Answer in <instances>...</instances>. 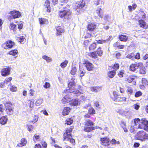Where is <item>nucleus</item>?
Masks as SVG:
<instances>
[{"label":"nucleus","instance_id":"obj_19","mask_svg":"<svg viewBox=\"0 0 148 148\" xmlns=\"http://www.w3.org/2000/svg\"><path fill=\"white\" fill-rule=\"evenodd\" d=\"M96 13L100 17L102 18L103 12L102 10L100 8L98 7L97 8L96 11Z\"/></svg>","mask_w":148,"mask_h":148},{"label":"nucleus","instance_id":"obj_10","mask_svg":"<svg viewBox=\"0 0 148 148\" xmlns=\"http://www.w3.org/2000/svg\"><path fill=\"white\" fill-rule=\"evenodd\" d=\"M84 64L87 70L89 71L93 70L94 66L93 64L88 60H84L83 61Z\"/></svg>","mask_w":148,"mask_h":148},{"label":"nucleus","instance_id":"obj_54","mask_svg":"<svg viewBox=\"0 0 148 148\" xmlns=\"http://www.w3.org/2000/svg\"><path fill=\"white\" fill-rule=\"evenodd\" d=\"M27 127L28 130L30 131H32L33 129V127L32 125H27Z\"/></svg>","mask_w":148,"mask_h":148},{"label":"nucleus","instance_id":"obj_38","mask_svg":"<svg viewBox=\"0 0 148 148\" xmlns=\"http://www.w3.org/2000/svg\"><path fill=\"white\" fill-rule=\"evenodd\" d=\"M39 20L40 22V23L41 25L45 24L47 21V19L44 18H39Z\"/></svg>","mask_w":148,"mask_h":148},{"label":"nucleus","instance_id":"obj_24","mask_svg":"<svg viewBox=\"0 0 148 148\" xmlns=\"http://www.w3.org/2000/svg\"><path fill=\"white\" fill-rule=\"evenodd\" d=\"M56 30L57 31V34L58 35H61V33H63L64 32L63 29L60 26H58L56 28Z\"/></svg>","mask_w":148,"mask_h":148},{"label":"nucleus","instance_id":"obj_45","mask_svg":"<svg viewBox=\"0 0 148 148\" xmlns=\"http://www.w3.org/2000/svg\"><path fill=\"white\" fill-rule=\"evenodd\" d=\"M27 141L25 139V138H23L21 140V144L22 146H24L27 143Z\"/></svg>","mask_w":148,"mask_h":148},{"label":"nucleus","instance_id":"obj_15","mask_svg":"<svg viewBox=\"0 0 148 148\" xmlns=\"http://www.w3.org/2000/svg\"><path fill=\"white\" fill-rule=\"evenodd\" d=\"M71 98L70 96L67 95L65 96L62 100V103L65 104L69 102L70 103L71 101Z\"/></svg>","mask_w":148,"mask_h":148},{"label":"nucleus","instance_id":"obj_46","mask_svg":"<svg viewBox=\"0 0 148 148\" xmlns=\"http://www.w3.org/2000/svg\"><path fill=\"white\" fill-rule=\"evenodd\" d=\"M4 110V106L3 104H0V115L3 113Z\"/></svg>","mask_w":148,"mask_h":148},{"label":"nucleus","instance_id":"obj_52","mask_svg":"<svg viewBox=\"0 0 148 148\" xmlns=\"http://www.w3.org/2000/svg\"><path fill=\"white\" fill-rule=\"evenodd\" d=\"M43 87L44 88H47L50 87V85L49 83L47 82H46L45 83V84L43 85Z\"/></svg>","mask_w":148,"mask_h":148},{"label":"nucleus","instance_id":"obj_3","mask_svg":"<svg viewBox=\"0 0 148 148\" xmlns=\"http://www.w3.org/2000/svg\"><path fill=\"white\" fill-rule=\"evenodd\" d=\"M74 80V78H72L71 80L69 81L68 86L69 89H66L64 91L65 93H71V95L73 94H77L78 95L81 94V92L78 90L73 88L75 86Z\"/></svg>","mask_w":148,"mask_h":148},{"label":"nucleus","instance_id":"obj_18","mask_svg":"<svg viewBox=\"0 0 148 148\" xmlns=\"http://www.w3.org/2000/svg\"><path fill=\"white\" fill-rule=\"evenodd\" d=\"M119 39L121 41L126 42L128 37L126 35H119Z\"/></svg>","mask_w":148,"mask_h":148},{"label":"nucleus","instance_id":"obj_17","mask_svg":"<svg viewBox=\"0 0 148 148\" xmlns=\"http://www.w3.org/2000/svg\"><path fill=\"white\" fill-rule=\"evenodd\" d=\"M8 120V118L6 116H2L0 118V124L4 125L6 123Z\"/></svg>","mask_w":148,"mask_h":148},{"label":"nucleus","instance_id":"obj_12","mask_svg":"<svg viewBox=\"0 0 148 148\" xmlns=\"http://www.w3.org/2000/svg\"><path fill=\"white\" fill-rule=\"evenodd\" d=\"M72 129L70 128L66 130V132L64 134V140H68L71 137V132H72Z\"/></svg>","mask_w":148,"mask_h":148},{"label":"nucleus","instance_id":"obj_49","mask_svg":"<svg viewBox=\"0 0 148 148\" xmlns=\"http://www.w3.org/2000/svg\"><path fill=\"white\" fill-rule=\"evenodd\" d=\"M142 95V93L140 91L136 92L135 94V96L136 97H138Z\"/></svg>","mask_w":148,"mask_h":148},{"label":"nucleus","instance_id":"obj_29","mask_svg":"<svg viewBox=\"0 0 148 148\" xmlns=\"http://www.w3.org/2000/svg\"><path fill=\"white\" fill-rule=\"evenodd\" d=\"M68 63V61L66 60L63 62L61 63L60 66L62 68L64 69L66 67Z\"/></svg>","mask_w":148,"mask_h":148},{"label":"nucleus","instance_id":"obj_43","mask_svg":"<svg viewBox=\"0 0 148 148\" xmlns=\"http://www.w3.org/2000/svg\"><path fill=\"white\" fill-rule=\"evenodd\" d=\"M66 123L68 125L71 124L73 122V120L71 118H69L66 120Z\"/></svg>","mask_w":148,"mask_h":148},{"label":"nucleus","instance_id":"obj_48","mask_svg":"<svg viewBox=\"0 0 148 148\" xmlns=\"http://www.w3.org/2000/svg\"><path fill=\"white\" fill-rule=\"evenodd\" d=\"M12 78L11 77H9L8 78H6L4 81V82L5 83V84H8V83L12 80Z\"/></svg>","mask_w":148,"mask_h":148},{"label":"nucleus","instance_id":"obj_34","mask_svg":"<svg viewBox=\"0 0 148 148\" xmlns=\"http://www.w3.org/2000/svg\"><path fill=\"white\" fill-rule=\"evenodd\" d=\"M138 22L140 27H144L145 26L146 23L143 20H140Z\"/></svg>","mask_w":148,"mask_h":148},{"label":"nucleus","instance_id":"obj_2","mask_svg":"<svg viewBox=\"0 0 148 148\" xmlns=\"http://www.w3.org/2000/svg\"><path fill=\"white\" fill-rule=\"evenodd\" d=\"M68 7L67 5L66 7H64L63 10L59 11L58 13L59 17L64 21L71 18L72 13Z\"/></svg>","mask_w":148,"mask_h":148},{"label":"nucleus","instance_id":"obj_9","mask_svg":"<svg viewBox=\"0 0 148 148\" xmlns=\"http://www.w3.org/2000/svg\"><path fill=\"white\" fill-rule=\"evenodd\" d=\"M102 54L103 51L101 50V48L99 47L96 51L90 53L89 55L92 58H95L97 57V55L100 56H101Z\"/></svg>","mask_w":148,"mask_h":148},{"label":"nucleus","instance_id":"obj_62","mask_svg":"<svg viewBox=\"0 0 148 148\" xmlns=\"http://www.w3.org/2000/svg\"><path fill=\"white\" fill-rule=\"evenodd\" d=\"M85 73L84 71H81L80 70V76L82 77L84 75V73Z\"/></svg>","mask_w":148,"mask_h":148},{"label":"nucleus","instance_id":"obj_37","mask_svg":"<svg viewBox=\"0 0 148 148\" xmlns=\"http://www.w3.org/2000/svg\"><path fill=\"white\" fill-rule=\"evenodd\" d=\"M77 72V69L76 67H73L70 72V73L73 75H74Z\"/></svg>","mask_w":148,"mask_h":148},{"label":"nucleus","instance_id":"obj_51","mask_svg":"<svg viewBox=\"0 0 148 148\" xmlns=\"http://www.w3.org/2000/svg\"><path fill=\"white\" fill-rule=\"evenodd\" d=\"M133 108L134 109L136 110H138L140 108V105L139 103H137L133 105Z\"/></svg>","mask_w":148,"mask_h":148},{"label":"nucleus","instance_id":"obj_42","mask_svg":"<svg viewBox=\"0 0 148 148\" xmlns=\"http://www.w3.org/2000/svg\"><path fill=\"white\" fill-rule=\"evenodd\" d=\"M135 56V54L133 53H131L128 55L126 56V58L129 59H130L132 60H133L134 59V57Z\"/></svg>","mask_w":148,"mask_h":148},{"label":"nucleus","instance_id":"obj_28","mask_svg":"<svg viewBox=\"0 0 148 148\" xmlns=\"http://www.w3.org/2000/svg\"><path fill=\"white\" fill-rule=\"evenodd\" d=\"M25 39V37L23 36H21L16 38V40L20 43L23 42Z\"/></svg>","mask_w":148,"mask_h":148},{"label":"nucleus","instance_id":"obj_20","mask_svg":"<svg viewBox=\"0 0 148 148\" xmlns=\"http://www.w3.org/2000/svg\"><path fill=\"white\" fill-rule=\"evenodd\" d=\"M71 109L70 108L68 107H65L64 108L62 112V114L63 115H68Z\"/></svg>","mask_w":148,"mask_h":148},{"label":"nucleus","instance_id":"obj_21","mask_svg":"<svg viewBox=\"0 0 148 148\" xmlns=\"http://www.w3.org/2000/svg\"><path fill=\"white\" fill-rule=\"evenodd\" d=\"M78 100L76 99H73L71 100L69 104L72 106H76L78 105Z\"/></svg>","mask_w":148,"mask_h":148},{"label":"nucleus","instance_id":"obj_39","mask_svg":"<svg viewBox=\"0 0 148 148\" xmlns=\"http://www.w3.org/2000/svg\"><path fill=\"white\" fill-rule=\"evenodd\" d=\"M129 113V111H124L121 110L120 111V114L123 116H126L128 114V113Z\"/></svg>","mask_w":148,"mask_h":148},{"label":"nucleus","instance_id":"obj_55","mask_svg":"<svg viewBox=\"0 0 148 148\" xmlns=\"http://www.w3.org/2000/svg\"><path fill=\"white\" fill-rule=\"evenodd\" d=\"M110 143L112 144H116V143L119 144V141H116L115 139H113L111 141Z\"/></svg>","mask_w":148,"mask_h":148},{"label":"nucleus","instance_id":"obj_33","mask_svg":"<svg viewBox=\"0 0 148 148\" xmlns=\"http://www.w3.org/2000/svg\"><path fill=\"white\" fill-rule=\"evenodd\" d=\"M127 92L128 94V95H131L133 92V90L132 88L131 87H127Z\"/></svg>","mask_w":148,"mask_h":148},{"label":"nucleus","instance_id":"obj_41","mask_svg":"<svg viewBox=\"0 0 148 148\" xmlns=\"http://www.w3.org/2000/svg\"><path fill=\"white\" fill-rule=\"evenodd\" d=\"M96 47V44L95 43H93L90 45L89 47V50H93L95 49Z\"/></svg>","mask_w":148,"mask_h":148},{"label":"nucleus","instance_id":"obj_7","mask_svg":"<svg viewBox=\"0 0 148 148\" xmlns=\"http://www.w3.org/2000/svg\"><path fill=\"white\" fill-rule=\"evenodd\" d=\"M9 14L11 15L8 17V19L9 20H10L11 19L18 18L21 16L20 12L16 10H13L12 11H10V12Z\"/></svg>","mask_w":148,"mask_h":148},{"label":"nucleus","instance_id":"obj_30","mask_svg":"<svg viewBox=\"0 0 148 148\" xmlns=\"http://www.w3.org/2000/svg\"><path fill=\"white\" fill-rule=\"evenodd\" d=\"M42 58L43 59L45 60L47 62H49L52 61V59L48 56L44 55L42 56Z\"/></svg>","mask_w":148,"mask_h":148},{"label":"nucleus","instance_id":"obj_56","mask_svg":"<svg viewBox=\"0 0 148 148\" xmlns=\"http://www.w3.org/2000/svg\"><path fill=\"white\" fill-rule=\"evenodd\" d=\"M140 58V53H136V55H135L134 57V58L137 59H139Z\"/></svg>","mask_w":148,"mask_h":148},{"label":"nucleus","instance_id":"obj_57","mask_svg":"<svg viewBox=\"0 0 148 148\" xmlns=\"http://www.w3.org/2000/svg\"><path fill=\"white\" fill-rule=\"evenodd\" d=\"M119 64H114L113 68L114 69H115V70H116L119 69Z\"/></svg>","mask_w":148,"mask_h":148},{"label":"nucleus","instance_id":"obj_35","mask_svg":"<svg viewBox=\"0 0 148 148\" xmlns=\"http://www.w3.org/2000/svg\"><path fill=\"white\" fill-rule=\"evenodd\" d=\"M135 78L134 76H131L128 77L127 79V81L128 82L130 83L134 81Z\"/></svg>","mask_w":148,"mask_h":148},{"label":"nucleus","instance_id":"obj_59","mask_svg":"<svg viewBox=\"0 0 148 148\" xmlns=\"http://www.w3.org/2000/svg\"><path fill=\"white\" fill-rule=\"evenodd\" d=\"M10 90L12 91H15L16 90L17 88L14 86H11L10 88Z\"/></svg>","mask_w":148,"mask_h":148},{"label":"nucleus","instance_id":"obj_64","mask_svg":"<svg viewBox=\"0 0 148 148\" xmlns=\"http://www.w3.org/2000/svg\"><path fill=\"white\" fill-rule=\"evenodd\" d=\"M95 106L97 107V108H100V106L99 104V103L98 101H96L94 104Z\"/></svg>","mask_w":148,"mask_h":148},{"label":"nucleus","instance_id":"obj_4","mask_svg":"<svg viewBox=\"0 0 148 148\" xmlns=\"http://www.w3.org/2000/svg\"><path fill=\"white\" fill-rule=\"evenodd\" d=\"M86 8V7L85 5V1L82 0V1L78 2V3H77L73 9L76 11V14H78L81 12H83L85 10Z\"/></svg>","mask_w":148,"mask_h":148},{"label":"nucleus","instance_id":"obj_6","mask_svg":"<svg viewBox=\"0 0 148 148\" xmlns=\"http://www.w3.org/2000/svg\"><path fill=\"white\" fill-rule=\"evenodd\" d=\"M113 96H110V97L113 101H126V98L124 97H121L119 95L116 94V92L113 91Z\"/></svg>","mask_w":148,"mask_h":148},{"label":"nucleus","instance_id":"obj_47","mask_svg":"<svg viewBox=\"0 0 148 148\" xmlns=\"http://www.w3.org/2000/svg\"><path fill=\"white\" fill-rule=\"evenodd\" d=\"M91 39L87 40L84 41V47L87 46L88 45L89 43L91 41Z\"/></svg>","mask_w":148,"mask_h":148},{"label":"nucleus","instance_id":"obj_25","mask_svg":"<svg viewBox=\"0 0 148 148\" xmlns=\"http://www.w3.org/2000/svg\"><path fill=\"white\" fill-rule=\"evenodd\" d=\"M95 127H85L84 128V130L87 132H89L91 131L94 130Z\"/></svg>","mask_w":148,"mask_h":148},{"label":"nucleus","instance_id":"obj_53","mask_svg":"<svg viewBox=\"0 0 148 148\" xmlns=\"http://www.w3.org/2000/svg\"><path fill=\"white\" fill-rule=\"evenodd\" d=\"M107 40H100L97 41L98 43L103 44L106 42Z\"/></svg>","mask_w":148,"mask_h":148},{"label":"nucleus","instance_id":"obj_22","mask_svg":"<svg viewBox=\"0 0 148 148\" xmlns=\"http://www.w3.org/2000/svg\"><path fill=\"white\" fill-rule=\"evenodd\" d=\"M142 65L141 66L139 67L138 69H139L140 73L141 74H144L146 73L145 69L143 64L141 63Z\"/></svg>","mask_w":148,"mask_h":148},{"label":"nucleus","instance_id":"obj_40","mask_svg":"<svg viewBox=\"0 0 148 148\" xmlns=\"http://www.w3.org/2000/svg\"><path fill=\"white\" fill-rule=\"evenodd\" d=\"M16 25L14 24L13 23L10 24V27L11 30H13L14 31H15L16 30Z\"/></svg>","mask_w":148,"mask_h":148},{"label":"nucleus","instance_id":"obj_32","mask_svg":"<svg viewBox=\"0 0 148 148\" xmlns=\"http://www.w3.org/2000/svg\"><path fill=\"white\" fill-rule=\"evenodd\" d=\"M101 88L99 87H93L91 88V90L92 91H94L95 92H98L100 90Z\"/></svg>","mask_w":148,"mask_h":148},{"label":"nucleus","instance_id":"obj_16","mask_svg":"<svg viewBox=\"0 0 148 148\" xmlns=\"http://www.w3.org/2000/svg\"><path fill=\"white\" fill-rule=\"evenodd\" d=\"M96 27V25L94 23H92L89 24L87 26L88 31L92 32L93 31Z\"/></svg>","mask_w":148,"mask_h":148},{"label":"nucleus","instance_id":"obj_50","mask_svg":"<svg viewBox=\"0 0 148 148\" xmlns=\"http://www.w3.org/2000/svg\"><path fill=\"white\" fill-rule=\"evenodd\" d=\"M140 12H141V14L142 16V18H145L146 16V14L144 13V12L143 11L142 9H140L139 11Z\"/></svg>","mask_w":148,"mask_h":148},{"label":"nucleus","instance_id":"obj_61","mask_svg":"<svg viewBox=\"0 0 148 148\" xmlns=\"http://www.w3.org/2000/svg\"><path fill=\"white\" fill-rule=\"evenodd\" d=\"M69 140L70 142L73 144L75 142V140L72 138V136H71V138L68 139V140Z\"/></svg>","mask_w":148,"mask_h":148},{"label":"nucleus","instance_id":"obj_31","mask_svg":"<svg viewBox=\"0 0 148 148\" xmlns=\"http://www.w3.org/2000/svg\"><path fill=\"white\" fill-rule=\"evenodd\" d=\"M115 74L116 73L114 71H110L108 72V75L110 78H112L114 76Z\"/></svg>","mask_w":148,"mask_h":148},{"label":"nucleus","instance_id":"obj_44","mask_svg":"<svg viewBox=\"0 0 148 148\" xmlns=\"http://www.w3.org/2000/svg\"><path fill=\"white\" fill-rule=\"evenodd\" d=\"M95 110L92 108H91L88 110V113L90 114H95Z\"/></svg>","mask_w":148,"mask_h":148},{"label":"nucleus","instance_id":"obj_63","mask_svg":"<svg viewBox=\"0 0 148 148\" xmlns=\"http://www.w3.org/2000/svg\"><path fill=\"white\" fill-rule=\"evenodd\" d=\"M91 33H87V34L85 36V38H88L91 37L92 36Z\"/></svg>","mask_w":148,"mask_h":148},{"label":"nucleus","instance_id":"obj_23","mask_svg":"<svg viewBox=\"0 0 148 148\" xmlns=\"http://www.w3.org/2000/svg\"><path fill=\"white\" fill-rule=\"evenodd\" d=\"M6 45L7 47L11 48L15 45V43L11 40H9L6 42Z\"/></svg>","mask_w":148,"mask_h":148},{"label":"nucleus","instance_id":"obj_36","mask_svg":"<svg viewBox=\"0 0 148 148\" xmlns=\"http://www.w3.org/2000/svg\"><path fill=\"white\" fill-rule=\"evenodd\" d=\"M43 101V99L42 98H40L37 100L35 103L36 106H38L40 105L42 103Z\"/></svg>","mask_w":148,"mask_h":148},{"label":"nucleus","instance_id":"obj_13","mask_svg":"<svg viewBox=\"0 0 148 148\" xmlns=\"http://www.w3.org/2000/svg\"><path fill=\"white\" fill-rule=\"evenodd\" d=\"M140 65H142L141 62L132 64L130 66V70L134 72L136 69H138L139 67L141 66Z\"/></svg>","mask_w":148,"mask_h":148},{"label":"nucleus","instance_id":"obj_26","mask_svg":"<svg viewBox=\"0 0 148 148\" xmlns=\"http://www.w3.org/2000/svg\"><path fill=\"white\" fill-rule=\"evenodd\" d=\"M85 125L86 126H93L94 125L93 123L89 119H86L85 122Z\"/></svg>","mask_w":148,"mask_h":148},{"label":"nucleus","instance_id":"obj_58","mask_svg":"<svg viewBox=\"0 0 148 148\" xmlns=\"http://www.w3.org/2000/svg\"><path fill=\"white\" fill-rule=\"evenodd\" d=\"M120 44V42L117 41L113 44V46L114 47H116L118 48Z\"/></svg>","mask_w":148,"mask_h":148},{"label":"nucleus","instance_id":"obj_27","mask_svg":"<svg viewBox=\"0 0 148 148\" xmlns=\"http://www.w3.org/2000/svg\"><path fill=\"white\" fill-rule=\"evenodd\" d=\"M9 54L11 55L15 56L18 54V51L16 49L12 50L9 52Z\"/></svg>","mask_w":148,"mask_h":148},{"label":"nucleus","instance_id":"obj_1","mask_svg":"<svg viewBox=\"0 0 148 148\" xmlns=\"http://www.w3.org/2000/svg\"><path fill=\"white\" fill-rule=\"evenodd\" d=\"M134 122L136 126L138 125V128L148 131V121L146 119L142 118L140 120L139 118H136L134 119Z\"/></svg>","mask_w":148,"mask_h":148},{"label":"nucleus","instance_id":"obj_14","mask_svg":"<svg viewBox=\"0 0 148 148\" xmlns=\"http://www.w3.org/2000/svg\"><path fill=\"white\" fill-rule=\"evenodd\" d=\"M101 141L104 144L103 145L105 146H108L109 145V142L110 140L107 137L103 138H101L100 139Z\"/></svg>","mask_w":148,"mask_h":148},{"label":"nucleus","instance_id":"obj_5","mask_svg":"<svg viewBox=\"0 0 148 148\" xmlns=\"http://www.w3.org/2000/svg\"><path fill=\"white\" fill-rule=\"evenodd\" d=\"M135 137L136 139L142 141H145L148 139V134L143 131H139L138 132Z\"/></svg>","mask_w":148,"mask_h":148},{"label":"nucleus","instance_id":"obj_60","mask_svg":"<svg viewBox=\"0 0 148 148\" xmlns=\"http://www.w3.org/2000/svg\"><path fill=\"white\" fill-rule=\"evenodd\" d=\"M124 74V72L123 71H121L119 72L118 74V75L120 77H123V75Z\"/></svg>","mask_w":148,"mask_h":148},{"label":"nucleus","instance_id":"obj_11","mask_svg":"<svg viewBox=\"0 0 148 148\" xmlns=\"http://www.w3.org/2000/svg\"><path fill=\"white\" fill-rule=\"evenodd\" d=\"M10 69L9 67L3 68L1 71L2 76H6L10 74Z\"/></svg>","mask_w":148,"mask_h":148},{"label":"nucleus","instance_id":"obj_8","mask_svg":"<svg viewBox=\"0 0 148 148\" xmlns=\"http://www.w3.org/2000/svg\"><path fill=\"white\" fill-rule=\"evenodd\" d=\"M5 111L8 115L13 114V107L10 103H6L5 104Z\"/></svg>","mask_w":148,"mask_h":148}]
</instances>
